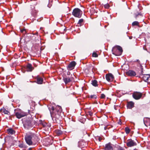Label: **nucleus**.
Instances as JSON below:
<instances>
[{
  "label": "nucleus",
  "instance_id": "f257e3e1",
  "mask_svg": "<svg viewBox=\"0 0 150 150\" xmlns=\"http://www.w3.org/2000/svg\"><path fill=\"white\" fill-rule=\"evenodd\" d=\"M49 109L50 111V114L51 116H54L55 117L58 118L60 116V113L62 112L61 107L59 105H57L56 107V110L57 111V115H54L53 113V111L54 110V108L53 106L51 107V108H49Z\"/></svg>",
  "mask_w": 150,
  "mask_h": 150
},
{
  "label": "nucleus",
  "instance_id": "f03ea898",
  "mask_svg": "<svg viewBox=\"0 0 150 150\" xmlns=\"http://www.w3.org/2000/svg\"><path fill=\"white\" fill-rule=\"evenodd\" d=\"M112 51L113 54L116 56H119L121 55L123 51L121 47L116 46L113 48Z\"/></svg>",
  "mask_w": 150,
  "mask_h": 150
},
{
  "label": "nucleus",
  "instance_id": "7ed1b4c3",
  "mask_svg": "<svg viewBox=\"0 0 150 150\" xmlns=\"http://www.w3.org/2000/svg\"><path fill=\"white\" fill-rule=\"evenodd\" d=\"M34 134L33 133L26 134L25 137V139L26 143L29 145H31L32 144V142L31 139L34 136Z\"/></svg>",
  "mask_w": 150,
  "mask_h": 150
},
{
  "label": "nucleus",
  "instance_id": "20e7f679",
  "mask_svg": "<svg viewBox=\"0 0 150 150\" xmlns=\"http://www.w3.org/2000/svg\"><path fill=\"white\" fill-rule=\"evenodd\" d=\"M72 13L75 17L79 18L81 16L82 12L81 10H73Z\"/></svg>",
  "mask_w": 150,
  "mask_h": 150
},
{
  "label": "nucleus",
  "instance_id": "39448f33",
  "mask_svg": "<svg viewBox=\"0 0 150 150\" xmlns=\"http://www.w3.org/2000/svg\"><path fill=\"white\" fill-rule=\"evenodd\" d=\"M140 77L142 78L146 82L149 81V82L150 83V76L149 74H141L140 75Z\"/></svg>",
  "mask_w": 150,
  "mask_h": 150
},
{
  "label": "nucleus",
  "instance_id": "423d86ee",
  "mask_svg": "<svg viewBox=\"0 0 150 150\" xmlns=\"http://www.w3.org/2000/svg\"><path fill=\"white\" fill-rule=\"evenodd\" d=\"M15 115L18 118L20 119L25 116L26 115V114L23 112H16Z\"/></svg>",
  "mask_w": 150,
  "mask_h": 150
},
{
  "label": "nucleus",
  "instance_id": "0eeeda50",
  "mask_svg": "<svg viewBox=\"0 0 150 150\" xmlns=\"http://www.w3.org/2000/svg\"><path fill=\"white\" fill-rule=\"evenodd\" d=\"M105 77L106 80L108 81H112L114 78L113 75L110 73L106 74Z\"/></svg>",
  "mask_w": 150,
  "mask_h": 150
},
{
  "label": "nucleus",
  "instance_id": "6e6552de",
  "mask_svg": "<svg viewBox=\"0 0 150 150\" xmlns=\"http://www.w3.org/2000/svg\"><path fill=\"white\" fill-rule=\"evenodd\" d=\"M142 96V94L139 92H134L133 94V97L136 100L139 99Z\"/></svg>",
  "mask_w": 150,
  "mask_h": 150
},
{
  "label": "nucleus",
  "instance_id": "1a4fd4ad",
  "mask_svg": "<svg viewBox=\"0 0 150 150\" xmlns=\"http://www.w3.org/2000/svg\"><path fill=\"white\" fill-rule=\"evenodd\" d=\"M144 122L145 125L148 127L150 125V119L148 118H145L144 119Z\"/></svg>",
  "mask_w": 150,
  "mask_h": 150
},
{
  "label": "nucleus",
  "instance_id": "9d476101",
  "mask_svg": "<svg viewBox=\"0 0 150 150\" xmlns=\"http://www.w3.org/2000/svg\"><path fill=\"white\" fill-rule=\"evenodd\" d=\"M76 64V62L74 61L71 62L69 65L68 69L69 70H71L73 69Z\"/></svg>",
  "mask_w": 150,
  "mask_h": 150
},
{
  "label": "nucleus",
  "instance_id": "9b49d317",
  "mask_svg": "<svg viewBox=\"0 0 150 150\" xmlns=\"http://www.w3.org/2000/svg\"><path fill=\"white\" fill-rule=\"evenodd\" d=\"M127 145L129 147L133 146L136 145V143L132 140H128L127 143Z\"/></svg>",
  "mask_w": 150,
  "mask_h": 150
},
{
  "label": "nucleus",
  "instance_id": "f8f14e48",
  "mask_svg": "<svg viewBox=\"0 0 150 150\" xmlns=\"http://www.w3.org/2000/svg\"><path fill=\"white\" fill-rule=\"evenodd\" d=\"M63 80L65 83L67 84L72 80V78L69 77H64L63 78Z\"/></svg>",
  "mask_w": 150,
  "mask_h": 150
},
{
  "label": "nucleus",
  "instance_id": "ddd939ff",
  "mask_svg": "<svg viewBox=\"0 0 150 150\" xmlns=\"http://www.w3.org/2000/svg\"><path fill=\"white\" fill-rule=\"evenodd\" d=\"M126 74L127 75L130 76H134L136 74L135 72L132 70L126 72Z\"/></svg>",
  "mask_w": 150,
  "mask_h": 150
},
{
  "label": "nucleus",
  "instance_id": "4468645a",
  "mask_svg": "<svg viewBox=\"0 0 150 150\" xmlns=\"http://www.w3.org/2000/svg\"><path fill=\"white\" fill-rule=\"evenodd\" d=\"M0 111L1 113H4L5 114L9 115L10 114V112L8 110H6L4 108L1 109L0 110Z\"/></svg>",
  "mask_w": 150,
  "mask_h": 150
},
{
  "label": "nucleus",
  "instance_id": "2eb2a0df",
  "mask_svg": "<svg viewBox=\"0 0 150 150\" xmlns=\"http://www.w3.org/2000/svg\"><path fill=\"white\" fill-rule=\"evenodd\" d=\"M33 67H32V65L30 64H28L27 66V71H31L33 69Z\"/></svg>",
  "mask_w": 150,
  "mask_h": 150
},
{
  "label": "nucleus",
  "instance_id": "dca6fc26",
  "mask_svg": "<svg viewBox=\"0 0 150 150\" xmlns=\"http://www.w3.org/2000/svg\"><path fill=\"white\" fill-rule=\"evenodd\" d=\"M134 106V103L132 102H129L128 103L127 107L129 109H131Z\"/></svg>",
  "mask_w": 150,
  "mask_h": 150
},
{
  "label": "nucleus",
  "instance_id": "f3484780",
  "mask_svg": "<svg viewBox=\"0 0 150 150\" xmlns=\"http://www.w3.org/2000/svg\"><path fill=\"white\" fill-rule=\"evenodd\" d=\"M43 79L40 77H38L37 78V83L38 84H41L42 83Z\"/></svg>",
  "mask_w": 150,
  "mask_h": 150
},
{
  "label": "nucleus",
  "instance_id": "a211bd4d",
  "mask_svg": "<svg viewBox=\"0 0 150 150\" xmlns=\"http://www.w3.org/2000/svg\"><path fill=\"white\" fill-rule=\"evenodd\" d=\"M112 149V147L109 144H106L105 146L106 150H111Z\"/></svg>",
  "mask_w": 150,
  "mask_h": 150
},
{
  "label": "nucleus",
  "instance_id": "6ab92c4d",
  "mask_svg": "<svg viewBox=\"0 0 150 150\" xmlns=\"http://www.w3.org/2000/svg\"><path fill=\"white\" fill-rule=\"evenodd\" d=\"M7 131L9 133L11 134H13L15 133L14 131L11 129H9L7 130Z\"/></svg>",
  "mask_w": 150,
  "mask_h": 150
},
{
  "label": "nucleus",
  "instance_id": "aec40b11",
  "mask_svg": "<svg viewBox=\"0 0 150 150\" xmlns=\"http://www.w3.org/2000/svg\"><path fill=\"white\" fill-rule=\"evenodd\" d=\"M31 125V122L30 121H26L24 124V126L26 127V126H29Z\"/></svg>",
  "mask_w": 150,
  "mask_h": 150
},
{
  "label": "nucleus",
  "instance_id": "412c9836",
  "mask_svg": "<svg viewBox=\"0 0 150 150\" xmlns=\"http://www.w3.org/2000/svg\"><path fill=\"white\" fill-rule=\"evenodd\" d=\"M97 81H96V80H94L93 81H92V84L93 86H97Z\"/></svg>",
  "mask_w": 150,
  "mask_h": 150
},
{
  "label": "nucleus",
  "instance_id": "4be33fe9",
  "mask_svg": "<svg viewBox=\"0 0 150 150\" xmlns=\"http://www.w3.org/2000/svg\"><path fill=\"white\" fill-rule=\"evenodd\" d=\"M125 131L127 134H129L130 132V129L128 127H126L125 128Z\"/></svg>",
  "mask_w": 150,
  "mask_h": 150
},
{
  "label": "nucleus",
  "instance_id": "5701e85b",
  "mask_svg": "<svg viewBox=\"0 0 150 150\" xmlns=\"http://www.w3.org/2000/svg\"><path fill=\"white\" fill-rule=\"evenodd\" d=\"M110 6L108 4H107L104 5V8L105 9L109 8Z\"/></svg>",
  "mask_w": 150,
  "mask_h": 150
},
{
  "label": "nucleus",
  "instance_id": "b1692460",
  "mask_svg": "<svg viewBox=\"0 0 150 150\" xmlns=\"http://www.w3.org/2000/svg\"><path fill=\"white\" fill-rule=\"evenodd\" d=\"M139 24V23L138 22L135 21L134 22L132 23V24L133 26H134V25H138Z\"/></svg>",
  "mask_w": 150,
  "mask_h": 150
},
{
  "label": "nucleus",
  "instance_id": "393cba45",
  "mask_svg": "<svg viewBox=\"0 0 150 150\" xmlns=\"http://www.w3.org/2000/svg\"><path fill=\"white\" fill-rule=\"evenodd\" d=\"M56 133L58 135H60L62 134V132L61 130H58L56 131Z\"/></svg>",
  "mask_w": 150,
  "mask_h": 150
},
{
  "label": "nucleus",
  "instance_id": "a878e982",
  "mask_svg": "<svg viewBox=\"0 0 150 150\" xmlns=\"http://www.w3.org/2000/svg\"><path fill=\"white\" fill-rule=\"evenodd\" d=\"M92 56L93 57H96L98 56V55L95 52H94L93 53Z\"/></svg>",
  "mask_w": 150,
  "mask_h": 150
},
{
  "label": "nucleus",
  "instance_id": "bb28decb",
  "mask_svg": "<svg viewBox=\"0 0 150 150\" xmlns=\"http://www.w3.org/2000/svg\"><path fill=\"white\" fill-rule=\"evenodd\" d=\"M90 97L91 98H97V96L96 95H91L90 96Z\"/></svg>",
  "mask_w": 150,
  "mask_h": 150
},
{
  "label": "nucleus",
  "instance_id": "cd10ccee",
  "mask_svg": "<svg viewBox=\"0 0 150 150\" xmlns=\"http://www.w3.org/2000/svg\"><path fill=\"white\" fill-rule=\"evenodd\" d=\"M83 21V19H80L78 22V23L79 24H80L82 23Z\"/></svg>",
  "mask_w": 150,
  "mask_h": 150
},
{
  "label": "nucleus",
  "instance_id": "c85d7f7f",
  "mask_svg": "<svg viewBox=\"0 0 150 150\" xmlns=\"http://www.w3.org/2000/svg\"><path fill=\"white\" fill-rule=\"evenodd\" d=\"M105 97V95L103 94H102L101 95L100 97L102 98H104Z\"/></svg>",
  "mask_w": 150,
  "mask_h": 150
},
{
  "label": "nucleus",
  "instance_id": "c756f323",
  "mask_svg": "<svg viewBox=\"0 0 150 150\" xmlns=\"http://www.w3.org/2000/svg\"><path fill=\"white\" fill-rule=\"evenodd\" d=\"M140 14L139 13H135V17H136L138 15H140Z\"/></svg>",
  "mask_w": 150,
  "mask_h": 150
},
{
  "label": "nucleus",
  "instance_id": "7c9ffc66",
  "mask_svg": "<svg viewBox=\"0 0 150 150\" xmlns=\"http://www.w3.org/2000/svg\"><path fill=\"white\" fill-rule=\"evenodd\" d=\"M19 146L20 147H23V145L22 144H21L19 145Z\"/></svg>",
  "mask_w": 150,
  "mask_h": 150
},
{
  "label": "nucleus",
  "instance_id": "2f4dec72",
  "mask_svg": "<svg viewBox=\"0 0 150 150\" xmlns=\"http://www.w3.org/2000/svg\"><path fill=\"white\" fill-rule=\"evenodd\" d=\"M47 6L49 7V8H50V7L51 6V5L50 4H48L47 5Z\"/></svg>",
  "mask_w": 150,
  "mask_h": 150
},
{
  "label": "nucleus",
  "instance_id": "473e14b6",
  "mask_svg": "<svg viewBox=\"0 0 150 150\" xmlns=\"http://www.w3.org/2000/svg\"><path fill=\"white\" fill-rule=\"evenodd\" d=\"M121 122L120 120L119 119V122H118V124L120 125L121 124Z\"/></svg>",
  "mask_w": 150,
  "mask_h": 150
},
{
  "label": "nucleus",
  "instance_id": "72a5a7b5",
  "mask_svg": "<svg viewBox=\"0 0 150 150\" xmlns=\"http://www.w3.org/2000/svg\"><path fill=\"white\" fill-rule=\"evenodd\" d=\"M24 30V29H23L21 30V32H23Z\"/></svg>",
  "mask_w": 150,
  "mask_h": 150
},
{
  "label": "nucleus",
  "instance_id": "f704fd0d",
  "mask_svg": "<svg viewBox=\"0 0 150 150\" xmlns=\"http://www.w3.org/2000/svg\"><path fill=\"white\" fill-rule=\"evenodd\" d=\"M74 9H76V10H77V9H80L79 8H74Z\"/></svg>",
  "mask_w": 150,
  "mask_h": 150
},
{
  "label": "nucleus",
  "instance_id": "c9c22d12",
  "mask_svg": "<svg viewBox=\"0 0 150 150\" xmlns=\"http://www.w3.org/2000/svg\"><path fill=\"white\" fill-rule=\"evenodd\" d=\"M101 139H102L101 138H99V141H101Z\"/></svg>",
  "mask_w": 150,
  "mask_h": 150
},
{
  "label": "nucleus",
  "instance_id": "e433bc0d",
  "mask_svg": "<svg viewBox=\"0 0 150 150\" xmlns=\"http://www.w3.org/2000/svg\"><path fill=\"white\" fill-rule=\"evenodd\" d=\"M132 38V36L129 37V39H131Z\"/></svg>",
  "mask_w": 150,
  "mask_h": 150
},
{
  "label": "nucleus",
  "instance_id": "4c0bfd02",
  "mask_svg": "<svg viewBox=\"0 0 150 150\" xmlns=\"http://www.w3.org/2000/svg\"><path fill=\"white\" fill-rule=\"evenodd\" d=\"M125 5L127 7H127V4H125Z\"/></svg>",
  "mask_w": 150,
  "mask_h": 150
},
{
  "label": "nucleus",
  "instance_id": "58836bf2",
  "mask_svg": "<svg viewBox=\"0 0 150 150\" xmlns=\"http://www.w3.org/2000/svg\"><path fill=\"white\" fill-rule=\"evenodd\" d=\"M28 150H31V148H30Z\"/></svg>",
  "mask_w": 150,
  "mask_h": 150
},
{
  "label": "nucleus",
  "instance_id": "ea45409f",
  "mask_svg": "<svg viewBox=\"0 0 150 150\" xmlns=\"http://www.w3.org/2000/svg\"><path fill=\"white\" fill-rule=\"evenodd\" d=\"M119 150H124V149H120Z\"/></svg>",
  "mask_w": 150,
  "mask_h": 150
},
{
  "label": "nucleus",
  "instance_id": "a19ab883",
  "mask_svg": "<svg viewBox=\"0 0 150 150\" xmlns=\"http://www.w3.org/2000/svg\"><path fill=\"white\" fill-rule=\"evenodd\" d=\"M81 6V7H82L83 8H84V7H83V6Z\"/></svg>",
  "mask_w": 150,
  "mask_h": 150
},
{
  "label": "nucleus",
  "instance_id": "79ce46f5",
  "mask_svg": "<svg viewBox=\"0 0 150 150\" xmlns=\"http://www.w3.org/2000/svg\"><path fill=\"white\" fill-rule=\"evenodd\" d=\"M90 12L91 13V10H90Z\"/></svg>",
  "mask_w": 150,
  "mask_h": 150
},
{
  "label": "nucleus",
  "instance_id": "37998d69",
  "mask_svg": "<svg viewBox=\"0 0 150 150\" xmlns=\"http://www.w3.org/2000/svg\"><path fill=\"white\" fill-rule=\"evenodd\" d=\"M92 11H94V10H91Z\"/></svg>",
  "mask_w": 150,
  "mask_h": 150
},
{
  "label": "nucleus",
  "instance_id": "c03bdc74",
  "mask_svg": "<svg viewBox=\"0 0 150 150\" xmlns=\"http://www.w3.org/2000/svg\"><path fill=\"white\" fill-rule=\"evenodd\" d=\"M67 8H69V7H67Z\"/></svg>",
  "mask_w": 150,
  "mask_h": 150
},
{
  "label": "nucleus",
  "instance_id": "a18cd8bd",
  "mask_svg": "<svg viewBox=\"0 0 150 150\" xmlns=\"http://www.w3.org/2000/svg\"><path fill=\"white\" fill-rule=\"evenodd\" d=\"M105 129H106L105 128Z\"/></svg>",
  "mask_w": 150,
  "mask_h": 150
}]
</instances>
